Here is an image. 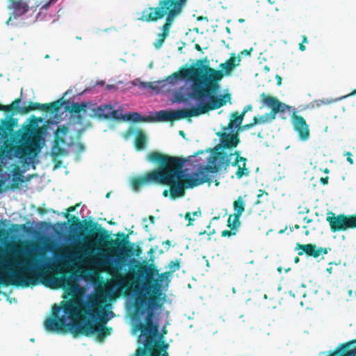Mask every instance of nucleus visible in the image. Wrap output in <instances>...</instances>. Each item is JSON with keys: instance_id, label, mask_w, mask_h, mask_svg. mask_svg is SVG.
I'll return each instance as SVG.
<instances>
[{"instance_id": "nucleus-1", "label": "nucleus", "mask_w": 356, "mask_h": 356, "mask_svg": "<svg viewBox=\"0 0 356 356\" xmlns=\"http://www.w3.org/2000/svg\"><path fill=\"white\" fill-rule=\"evenodd\" d=\"M62 303V307L54 305L51 315L44 320L47 332L65 333L69 330L74 337L97 334L99 341L111 334L112 328L104 326L108 318L99 298H90L87 302L72 299Z\"/></svg>"}, {"instance_id": "nucleus-2", "label": "nucleus", "mask_w": 356, "mask_h": 356, "mask_svg": "<svg viewBox=\"0 0 356 356\" xmlns=\"http://www.w3.org/2000/svg\"><path fill=\"white\" fill-rule=\"evenodd\" d=\"M147 160L157 164L159 168L134 178L131 186L135 191L145 185L157 184L169 186L172 200L185 195L186 188L182 179L183 168L186 161L185 159L152 151L147 154Z\"/></svg>"}, {"instance_id": "nucleus-3", "label": "nucleus", "mask_w": 356, "mask_h": 356, "mask_svg": "<svg viewBox=\"0 0 356 356\" xmlns=\"http://www.w3.org/2000/svg\"><path fill=\"white\" fill-rule=\"evenodd\" d=\"M203 69L204 73L202 72L199 81L193 83L191 91L188 92V97L198 103L193 107L195 116L218 109L231 100L229 93L216 95L220 89L218 83L224 76L223 72L209 65H204Z\"/></svg>"}, {"instance_id": "nucleus-4", "label": "nucleus", "mask_w": 356, "mask_h": 356, "mask_svg": "<svg viewBox=\"0 0 356 356\" xmlns=\"http://www.w3.org/2000/svg\"><path fill=\"white\" fill-rule=\"evenodd\" d=\"M187 1L188 0H159L156 6H149L141 12L137 19L142 22H156L165 17L161 26V33L157 35V39L154 43L156 49H159L169 36L175 19L181 15Z\"/></svg>"}, {"instance_id": "nucleus-5", "label": "nucleus", "mask_w": 356, "mask_h": 356, "mask_svg": "<svg viewBox=\"0 0 356 356\" xmlns=\"http://www.w3.org/2000/svg\"><path fill=\"white\" fill-rule=\"evenodd\" d=\"M42 122V117L33 115L24 124V172L30 165L35 168L38 156L44 145L48 125L40 127L39 124Z\"/></svg>"}, {"instance_id": "nucleus-6", "label": "nucleus", "mask_w": 356, "mask_h": 356, "mask_svg": "<svg viewBox=\"0 0 356 356\" xmlns=\"http://www.w3.org/2000/svg\"><path fill=\"white\" fill-rule=\"evenodd\" d=\"M27 241L24 239V253L25 252V247ZM52 264L50 262L35 265L32 270H28L27 262L24 257V287L30 285H36L40 282L46 286L53 288H66L70 287L72 284L71 277L61 276L58 278L54 277L49 272V269L52 268Z\"/></svg>"}, {"instance_id": "nucleus-7", "label": "nucleus", "mask_w": 356, "mask_h": 356, "mask_svg": "<svg viewBox=\"0 0 356 356\" xmlns=\"http://www.w3.org/2000/svg\"><path fill=\"white\" fill-rule=\"evenodd\" d=\"M72 218L76 222L75 225L78 227L81 232H88L92 238H95L99 243L107 241L111 245H116V247L121 251H130L129 249H125L124 247V245L129 243V242L126 239L122 241L111 239L108 241L109 238L108 232L105 228L99 225L97 222H93L92 221L86 222V221H84V224L83 225L79 219L76 216H73Z\"/></svg>"}, {"instance_id": "nucleus-8", "label": "nucleus", "mask_w": 356, "mask_h": 356, "mask_svg": "<svg viewBox=\"0 0 356 356\" xmlns=\"http://www.w3.org/2000/svg\"><path fill=\"white\" fill-rule=\"evenodd\" d=\"M136 330H139L145 337V347L152 350L161 344L156 343L155 337L159 334V325L154 323L153 320L145 316V323H138L134 326Z\"/></svg>"}, {"instance_id": "nucleus-9", "label": "nucleus", "mask_w": 356, "mask_h": 356, "mask_svg": "<svg viewBox=\"0 0 356 356\" xmlns=\"http://www.w3.org/2000/svg\"><path fill=\"white\" fill-rule=\"evenodd\" d=\"M203 69L201 67L191 65L188 68H180L178 72L172 73L165 80L160 81L159 83H163V86L165 83L175 85L178 81L182 79L191 80L194 83L195 81H199Z\"/></svg>"}, {"instance_id": "nucleus-10", "label": "nucleus", "mask_w": 356, "mask_h": 356, "mask_svg": "<svg viewBox=\"0 0 356 356\" xmlns=\"http://www.w3.org/2000/svg\"><path fill=\"white\" fill-rule=\"evenodd\" d=\"M232 156V153L217 152L209 157L208 164L204 166V170L210 173H217L223 168L226 169L230 165Z\"/></svg>"}, {"instance_id": "nucleus-11", "label": "nucleus", "mask_w": 356, "mask_h": 356, "mask_svg": "<svg viewBox=\"0 0 356 356\" xmlns=\"http://www.w3.org/2000/svg\"><path fill=\"white\" fill-rule=\"evenodd\" d=\"M194 111L193 107L187 109H180L176 111H160L156 112L154 121L161 122H174L184 118H190L194 117Z\"/></svg>"}, {"instance_id": "nucleus-12", "label": "nucleus", "mask_w": 356, "mask_h": 356, "mask_svg": "<svg viewBox=\"0 0 356 356\" xmlns=\"http://www.w3.org/2000/svg\"><path fill=\"white\" fill-rule=\"evenodd\" d=\"M113 277L111 284L120 293L127 291L133 285V280L129 275H123L120 272L118 266H114L111 271H108Z\"/></svg>"}, {"instance_id": "nucleus-13", "label": "nucleus", "mask_w": 356, "mask_h": 356, "mask_svg": "<svg viewBox=\"0 0 356 356\" xmlns=\"http://www.w3.org/2000/svg\"><path fill=\"white\" fill-rule=\"evenodd\" d=\"M63 104L64 102L62 99L47 104H40L30 101L28 102L27 105H24V114H27L31 111L36 110L54 113H57Z\"/></svg>"}, {"instance_id": "nucleus-14", "label": "nucleus", "mask_w": 356, "mask_h": 356, "mask_svg": "<svg viewBox=\"0 0 356 356\" xmlns=\"http://www.w3.org/2000/svg\"><path fill=\"white\" fill-rule=\"evenodd\" d=\"M209 172L204 170L202 167L199 172L194 173L191 176H184L183 175L182 179L186 188H193L194 187L204 184V183L210 184L211 179L209 176Z\"/></svg>"}, {"instance_id": "nucleus-15", "label": "nucleus", "mask_w": 356, "mask_h": 356, "mask_svg": "<svg viewBox=\"0 0 356 356\" xmlns=\"http://www.w3.org/2000/svg\"><path fill=\"white\" fill-rule=\"evenodd\" d=\"M291 123L293 129L298 133L301 140L305 141L309 139L310 135L309 125L302 116L293 113Z\"/></svg>"}, {"instance_id": "nucleus-16", "label": "nucleus", "mask_w": 356, "mask_h": 356, "mask_svg": "<svg viewBox=\"0 0 356 356\" xmlns=\"http://www.w3.org/2000/svg\"><path fill=\"white\" fill-rule=\"evenodd\" d=\"M260 97L264 104L271 108L270 113L273 115L272 119L275 118V115L277 113H284L290 108V106L280 102L276 97L266 95L264 92Z\"/></svg>"}, {"instance_id": "nucleus-17", "label": "nucleus", "mask_w": 356, "mask_h": 356, "mask_svg": "<svg viewBox=\"0 0 356 356\" xmlns=\"http://www.w3.org/2000/svg\"><path fill=\"white\" fill-rule=\"evenodd\" d=\"M216 134L220 138V144L218 147H221L223 149L234 148L237 147L240 143L238 132L227 133V131H225L222 129V131H219Z\"/></svg>"}, {"instance_id": "nucleus-18", "label": "nucleus", "mask_w": 356, "mask_h": 356, "mask_svg": "<svg viewBox=\"0 0 356 356\" xmlns=\"http://www.w3.org/2000/svg\"><path fill=\"white\" fill-rule=\"evenodd\" d=\"M296 249L301 250L298 252L299 255L305 253L307 256L314 258H318L321 254H326L328 250H331L330 248H318L316 244L308 243L302 245L299 243H297Z\"/></svg>"}, {"instance_id": "nucleus-19", "label": "nucleus", "mask_w": 356, "mask_h": 356, "mask_svg": "<svg viewBox=\"0 0 356 356\" xmlns=\"http://www.w3.org/2000/svg\"><path fill=\"white\" fill-rule=\"evenodd\" d=\"M134 307L136 315L140 316L147 312L146 316L153 320L154 312L152 309L147 308V298L145 295L140 294L136 297Z\"/></svg>"}, {"instance_id": "nucleus-20", "label": "nucleus", "mask_w": 356, "mask_h": 356, "mask_svg": "<svg viewBox=\"0 0 356 356\" xmlns=\"http://www.w3.org/2000/svg\"><path fill=\"white\" fill-rule=\"evenodd\" d=\"M344 213L336 214L332 211H328L326 215V221L328 222L330 231L332 233L343 232V222Z\"/></svg>"}, {"instance_id": "nucleus-21", "label": "nucleus", "mask_w": 356, "mask_h": 356, "mask_svg": "<svg viewBox=\"0 0 356 356\" xmlns=\"http://www.w3.org/2000/svg\"><path fill=\"white\" fill-rule=\"evenodd\" d=\"M88 103L86 102H74L70 106H67V109L72 113L76 115L77 122L79 124L81 125H88L90 124V122H85L82 114L86 113V108L88 106Z\"/></svg>"}, {"instance_id": "nucleus-22", "label": "nucleus", "mask_w": 356, "mask_h": 356, "mask_svg": "<svg viewBox=\"0 0 356 356\" xmlns=\"http://www.w3.org/2000/svg\"><path fill=\"white\" fill-rule=\"evenodd\" d=\"M111 105H101L93 108L89 116L90 118H97L98 120H108Z\"/></svg>"}, {"instance_id": "nucleus-23", "label": "nucleus", "mask_w": 356, "mask_h": 356, "mask_svg": "<svg viewBox=\"0 0 356 356\" xmlns=\"http://www.w3.org/2000/svg\"><path fill=\"white\" fill-rule=\"evenodd\" d=\"M241 58H237L234 53L231 54L230 58L224 63H221L219 67L222 69L223 74L229 75L232 71L240 65Z\"/></svg>"}, {"instance_id": "nucleus-24", "label": "nucleus", "mask_w": 356, "mask_h": 356, "mask_svg": "<svg viewBox=\"0 0 356 356\" xmlns=\"http://www.w3.org/2000/svg\"><path fill=\"white\" fill-rule=\"evenodd\" d=\"M233 207L235 213L234 214H230L229 217L234 220L241 222L240 218L245 209V202L242 196H238L233 202Z\"/></svg>"}, {"instance_id": "nucleus-25", "label": "nucleus", "mask_w": 356, "mask_h": 356, "mask_svg": "<svg viewBox=\"0 0 356 356\" xmlns=\"http://www.w3.org/2000/svg\"><path fill=\"white\" fill-rule=\"evenodd\" d=\"M8 8L13 10L8 19V22L17 19L22 15V0H9Z\"/></svg>"}, {"instance_id": "nucleus-26", "label": "nucleus", "mask_w": 356, "mask_h": 356, "mask_svg": "<svg viewBox=\"0 0 356 356\" xmlns=\"http://www.w3.org/2000/svg\"><path fill=\"white\" fill-rule=\"evenodd\" d=\"M241 225V222H237L228 217L227 219V227L230 229L229 230H223L221 233V236L223 237H230L236 234L238 229Z\"/></svg>"}, {"instance_id": "nucleus-27", "label": "nucleus", "mask_w": 356, "mask_h": 356, "mask_svg": "<svg viewBox=\"0 0 356 356\" xmlns=\"http://www.w3.org/2000/svg\"><path fill=\"white\" fill-rule=\"evenodd\" d=\"M147 143V137L145 133L141 130L136 131V137L134 140V147L136 150L140 151L145 148Z\"/></svg>"}, {"instance_id": "nucleus-28", "label": "nucleus", "mask_w": 356, "mask_h": 356, "mask_svg": "<svg viewBox=\"0 0 356 356\" xmlns=\"http://www.w3.org/2000/svg\"><path fill=\"white\" fill-rule=\"evenodd\" d=\"M244 116L245 115L243 114V112H241L240 114L236 111L233 112L231 115V119L228 124L226 127H224L223 129L225 131L230 130L234 125H236L237 127H239L242 124Z\"/></svg>"}, {"instance_id": "nucleus-29", "label": "nucleus", "mask_w": 356, "mask_h": 356, "mask_svg": "<svg viewBox=\"0 0 356 356\" xmlns=\"http://www.w3.org/2000/svg\"><path fill=\"white\" fill-rule=\"evenodd\" d=\"M55 134H56V136H55L54 144H53V146L51 148V154L54 156H58L64 154L65 152V149L60 146V143H64L65 139L63 138L59 137L57 135V131H56Z\"/></svg>"}, {"instance_id": "nucleus-30", "label": "nucleus", "mask_w": 356, "mask_h": 356, "mask_svg": "<svg viewBox=\"0 0 356 356\" xmlns=\"http://www.w3.org/2000/svg\"><path fill=\"white\" fill-rule=\"evenodd\" d=\"M356 95V89L354 91H353L352 92H350V94L345 95L341 98L335 99H315L311 103V104L313 108H319L322 106L330 104L332 103L337 102L338 100H340V99L346 98L349 96H352V95Z\"/></svg>"}, {"instance_id": "nucleus-31", "label": "nucleus", "mask_w": 356, "mask_h": 356, "mask_svg": "<svg viewBox=\"0 0 356 356\" xmlns=\"http://www.w3.org/2000/svg\"><path fill=\"white\" fill-rule=\"evenodd\" d=\"M12 186L14 188L18 187L22 183V169L19 165H15L12 171Z\"/></svg>"}, {"instance_id": "nucleus-32", "label": "nucleus", "mask_w": 356, "mask_h": 356, "mask_svg": "<svg viewBox=\"0 0 356 356\" xmlns=\"http://www.w3.org/2000/svg\"><path fill=\"white\" fill-rule=\"evenodd\" d=\"M125 118L128 120H131L134 122H154V117L149 115V116H143L140 113L136 112L129 113V114L125 115Z\"/></svg>"}, {"instance_id": "nucleus-33", "label": "nucleus", "mask_w": 356, "mask_h": 356, "mask_svg": "<svg viewBox=\"0 0 356 356\" xmlns=\"http://www.w3.org/2000/svg\"><path fill=\"white\" fill-rule=\"evenodd\" d=\"M343 223V232L355 229H356V217H353V215L344 214Z\"/></svg>"}, {"instance_id": "nucleus-34", "label": "nucleus", "mask_w": 356, "mask_h": 356, "mask_svg": "<svg viewBox=\"0 0 356 356\" xmlns=\"http://www.w3.org/2000/svg\"><path fill=\"white\" fill-rule=\"evenodd\" d=\"M247 163H241L240 165L237 167V170L235 173L237 179H240L243 177H248L250 175V171L248 168L246 166Z\"/></svg>"}, {"instance_id": "nucleus-35", "label": "nucleus", "mask_w": 356, "mask_h": 356, "mask_svg": "<svg viewBox=\"0 0 356 356\" xmlns=\"http://www.w3.org/2000/svg\"><path fill=\"white\" fill-rule=\"evenodd\" d=\"M168 347V344H164L163 342L162 345L152 350L150 356H169L168 353L166 351Z\"/></svg>"}, {"instance_id": "nucleus-36", "label": "nucleus", "mask_w": 356, "mask_h": 356, "mask_svg": "<svg viewBox=\"0 0 356 356\" xmlns=\"http://www.w3.org/2000/svg\"><path fill=\"white\" fill-rule=\"evenodd\" d=\"M232 156H235V159L233 161H231L230 164L234 167H238L241 163H247L248 161L246 158L241 156L240 152L238 151H235L232 153Z\"/></svg>"}, {"instance_id": "nucleus-37", "label": "nucleus", "mask_w": 356, "mask_h": 356, "mask_svg": "<svg viewBox=\"0 0 356 356\" xmlns=\"http://www.w3.org/2000/svg\"><path fill=\"white\" fill-rule=\"evenodd\" d=\"M57 0H37L35 1L36 8L40 7V10L47 9L50 5L55 3Z\"/></svg>"}, {"instance_id": "nucleus-38", "label": "nucleus", "mask_w": 356, "mask_h": 356, "mask_svg": "<svg viewBox=\"0 0 356 356\" xmlns=\"http://www.w3.org/2000/svg\"><path fill=\"white\" fill-rule=\"evenodd\" d=\"M273 115L271 113H266L265 115H260V116H254L253 118V121L256 120V124H264L267 122L268 121L273 120L271 117Z\"/></svg>"}, {"instance_id": "nucleus-39", "label": "nucleus", "mask_w": 356, "mask_h": 356, "mask_svg": "<svg viewBox=\"0 0 356 356\" xmlns=\"http://www.w3.org/2000/svg\"><path fill=\"white\" fill-rule=\"evenodd\" d=\"M175 99L176 102H180V103H187L188 102V99H191L188 97V93L187 95L182 93L181 91H177L174 95Z\"/></svg>"}, {"instance_id": "nucleus-40", "label": "nucleus", "mask_w": 356, "mask_h": 356, "mask_svg": "<svg viewBox=\"0 0 356 356\" xmlns=\"http://www.w3.org/2000/svg\"><path fill=\"white\" fill-rule=\"evenodd\" d=\"M160 81L158 82H143L141 83V86L144 88H150L153 90H156L157 92L160 91V86L159 85H161V86H163V83H160Z\"/></svg>"}, {"instance_id": "nucleus-41", "label": "nucleus", "mask_w": 356, "mask_h": 356, "mask_svg": "<svg viewBox=\"0 0 356 356\" xmlns=\"http://www.w3.org/2000/svg\"><path fill=\"white\" fill-rule=\"evenodd\" d=\"M102 258L97 259L96 263L103 267H107L111 265V261L109 260V256L108 254H101Z\"/></svg>"}, {"instance_id": "nucleus-42", "label": "nucleus", "mask_w": 356, "mask_h": 356, "mask_svg": "<svg viewBox=\"0 0 356 356\" xmlns=\"http://www.w3.org/2000/svg\"><path fill=\"white\" fill-rule=\"evenodd\" d=\"M115 119V120H120L121 118H125V116H123L121 113H120L119 110H115L113 109V107L112 105H111V110L109 113V119Z\"/></svg>"}, {"instance_id": "nucleus-43", "label": "nucleus", "mask_w": 356, "mask_h": 356, "mask_svg": "<svg viewBox=\"0 0 356 356\" xmlns=\"http://www.w3.org/2000/svg\"><path fill=\"white\" fill-rule=\"evenodd\" d=\"M169 272L173 273L180 268V264L178 260L171 261L168 264Z\"/></svg>"}, {"instance_id": "nucleus-44", "label": "nucleus", "mask_w": 356, "mask_h": 356, "mask_svg": "<svg viewBox=\"0 0 356 356\" xmlns=\"http://www.w3.org/2000/svg\"><path fill=\"white\" fill-rule=\"evenodd\" d=\"M13 110L14 113H16V111L17 110V107L15 104H10L8 105H2L0 104V111H1L8 112Z\"/></svg>"}, {"instance_id": "nucleus-45", "label": "nucleus", "mask_w": 356, "mask_h": 356, "mask_svg": "<svg viewBox=\"0 0 356 356\" xmlns=\"http://www.w3.org/2000/svg\"><path fill=\"white\" fill-rule=\"evenodd\" d=\"M151 351L148 348L145 347V341L144 342V348H138L136 352V356H146L148 354V356L151 355Z\"/></svg>"}, {"instance_id": "nucleus-46", "label": "nucleus", "mask_w": 356, "mask_h": 356, "mask_svg": "<svg viewBox=\"0 0 356 356\" xmlns=\"http://www.w3.org/2000/svg\"><path fill=\"white\" fill-rule=\"evenodd\" d=\"M81 205V203H77L74 206H71L70 207H68L67 209H66V212L65 213H63V215L66 218H68L70 215L69 213H71V212H73L76 210V209L77 207H79V206Z\"/></svg>"}, {"instance_id": "nucleus-47", "label": "nucleus", "mask_w": 356, "mask_h": 356, "mask_svg": "<svg viewBox=\"0 0 356 356\" xmlns=\"http://www.w3.org/2000/svg\"><path fill=\"white\" fill-rule=\"evenodd\" d=\"M255 125H256V120H254V121L252 120L249 124H244L242 127L240 126L238 127V131L248 130V129H250L252 128Z\"/></svg>"}, {"instance_id": "nucleus-48", "label": "nucleus", "mask_w": 356, "mask_h": 356, "mask_svg": "<svg viewBox=\"0 0 356 356\" xmlns=\"http://www.w3.org/2000/svg\"><path fill=\"white\" fill-rule=\"evenodd\" d=\"M253 49L251 47L250 49H244L243 51H241L238 54V56L237 58H241V57H243V56H250L251 52L252 51Z\"/></svg>"}, {"instance_id": "nucleus-49", "label": "nucleus", "mask_w": 356, "mask_h": 356, "mask_svg": "<svg viewBox=\"0 0 356 356\" xmlns=\"http://www.w3.org/2000/svg\"><path fill=\"white\" fill-rule=\"evenodd\" d=\"M185 219L188 220V225H191L194 221V218L191 217V213L190 212H187L185 214Z\"/></svg>"}, {"instance_id": "nucleus-50", "label": "nucleus", "mask_w": 356, "mask_h": 356, "mask_svg": "<svg viewBox=\"0 0 356 356\" xmlns=\"http://www.w3.org/2000/svg\"><path fill=\"white\" fill-rule=\"evenodd\" d=\"M345 156H346V159L347 161L350 163V164H353V160L352 159V154L351 152H347L346 153H345L344 154Z\"/></svg>"}, {"instance_id": "nucleus-51", "label": "nucleus", "mask_w": 356, "mask_h": 356, "mask_svg": "<svg viewBox=\"0 0 356 356\" xmlns=\"http://www.w3.org/2000/svg\"><path fill=\"white\" fill-rule=\"evenodd\" d=\"M252 105L249 104V105H247L245 106L244 108H243V115H245L246 113H248V111H252Z\"/></svg>"}, {"instance_id": "nucleus-52", "label": "nucleus", "mask_w": 356, "mask_h": 356, "mask_svg": "<svg viewBox=\"0 0 356 356\" xmlns=\"http://www.w3.org/2000/svg\"><path fill=\"white\" fill-rule=\"evenodd\" d=\"M23 8H24V15L29 11V6L28 3H24Z\"/></svg>"}, {"instance_id": "nucleus-53", "label": "nucleus", "mask_w": 356, "mask_h": 356, "mask_svg": "<svg viewBox=\"0 0 356 356\" xmlns=\"http://www.w3.org/2000/svg\"><path fill=\"white\" fill-rule=\"evenodd\" d=\"M147 279H152L153 280L154 273L152 270H149V272H147L146 273Z\"/></svg>"}, {"instance_id": "nucleus-54", "label": "nucleus", "mask_w": 356, "mask_h": 356, "mask_svg": "<svg viewBox=\"0 0 356 356\" xmlns=\"http://www.w3.org/2000/svg\"><path fill=\"white\" fill-rule=\"evenodd\" d=\"M309 212V209L307 207H303L302 210H300V214L308 213Z\"/></svg>"}, {"instance_id": "nucleus-55", "label": "nucleus", "mask_w": 356, "mask_h": 356, "mask_svg": "<svg viewBox=\"0 0 356 356\" xmlns=\"http://www.w3.org/2000/svg\"><path fill=\"white\" fill-rule=\"evenodd\" d=\"M38 211L41 215H44L47 213V210L43 208H38Z\"/></svg>"}, {"instance_id": "nucleus-56", "label": "nucleus", "mask_w": 356, "mask_h": 356, "mask_svg": "<svg viewBox=\"0 0 356 356\" xmlns=\"http://www.w3.org/2000/svg\"><path fill=\"white\" fill-rule=\"evenodd\" d=\"M328 177H321V182L323 184H327L328 183Z\"/></svg>"}, {"instance_id": "nucleus-57", "label": "nucleus", "mask_w": 356, "mask_h": 356, "mask_svg": "<svg viewBox=\"0 0 356 356\" xmlns=\"http://www.w3.org/2000/svg\"><path fill=\"white\" fill-rule=\"evenodd\" d=\"M163 196L164 197H168V196H170V188L169 189H165L163 191V193H162Z\"/></svg>"}, {"instance_id": "nucleus-58", "label": "nucleus", "mask_w": 356, "mask_h": 356, "mask_svg": "<svg viewBox=\"0 0 356 356\" xmlns=\"http://www.w3.org/2000/svg\"><path fill=\"white\" fill-rule=\"evenodd\" d=\"M193 216L195 217H200L201 216V211L199 209L197 211L193 213Z\"/></svg>"}, {"instance_id": "nucleus-59", "label": "nucleus", "mask_w": 356, "mask_h": 356, "mask_svg": "<svg viewBox=\"0 0 356 356\" xmlns=\"http://www.w3.org/2000/svg\"><path fill=\"white\" fill-rule=\"evenodd\" d=\"M277 84L280 86L282 84V77L279 75H276Z\"/></svg>"}, {"instance_id": "nucleus-60", "label": "nucleus", "mask_w": 356, "mask_h": 356, "mask_svg": "<svg viewBox=\"0 0 356 356\" xmlns=\"http://www.w3.org/2000/svg\"><path fill=\"white\" fill-rule=\"evenodd\" d=\"M299 49H300L301 51H305V49H306V47L304 45V44H303V43H302V42H301V43H300V44H299Z\"/></svg>"}, {"instance_id": "nucleus-61", "label": "nucleus", "mask_w": 356, "mask_h": 356, "mask_svg": "<svg viewBox=\"0 0 356 356\" xmlns=\"http://www.w3.org/2000/svg\"><path fill=\"white\" fill-rule=\"evenodd\" d=\"M303 220H304L307 224L311 223V222L313 221V220H312V218H307V217H305V218H303Z\"/></svg>"}, {"instance_id": "nucleus-62", "label": "nucleus", "mask_w": 356, "mask_h": 356, "mask_svg": "<svg viewBox=\"0 0 356 356\" xmlns=\"http://www.w3.org/2000/svg\"><path fill=\"white\" fill-rule=\"evenodd\" d=\"M302 43L305 44V43L308 42L307 37L306 35H302Z\"/></svg>"}, {"instance_id": "nucleus-63", "label": "nucleus", "mask_w": 356, "mask_h": 356, "mask_svg": "<svg viewBox=\"0 0 356 356\" xmlns=\"http://www.w3.org/2000/svg\"><path fill=\"white\" fill-rule=\"evenodd\" d=\"M204 152V150H200L198 151L196 153H194L193 155L192 156L193 157H195L197 156V155H199L200 154H203Z\"/></svg>"}, {"instance_id": "nucleus-64", "label": "nucleus", "mask_w": 356, "mask_h": 356, "mask_svg": "<svg viewBox=\"0 0 356 356\" xmlns=\"http://www.w3.org/2000/svg\"><path fill=\"white\" fill-rule=\"evenodd\" d=\"M170 243H171V242H170V241H169V240H166L165 241H164V242L163 243V244H165V245H168L167 249H168V248H170Z\"/></svg>"}]
</instances>
